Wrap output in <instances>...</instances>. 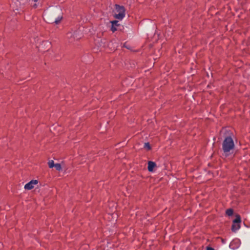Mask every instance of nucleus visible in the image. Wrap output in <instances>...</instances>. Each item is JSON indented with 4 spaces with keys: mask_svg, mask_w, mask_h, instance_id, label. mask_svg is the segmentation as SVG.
I'll list each match as a JSON object with an SVG mask.
<instances>
[{
    "mask_svg": "<svg viewBox=\"0 0 250 250\" xmlns=\"http://www.w3.org/2000/svg\"><path fill=\"white\" fill-rule=\"evenodd\" d=\"M43 18L48 23L58 24L62 18V11L58 7L48 9L44 12Z\"/></svg>",
    "mask_w": 250,
    "mask_h": 250,
    "instance_id": "f257e3e1",
    "label": "nucleus"
},
{
    "mask_svg": "<svg viewBox=\"0 0 250 250\" xmlns=\"http://www.w3.org/2000/svg\"><path fill=\"white\" fill-rule=\"evenodd\" d=\"M234 147V143L233 139L230 136L227 137L222 143V149L226 155H228L230 150Z\"/></svg>",
    "mask_w": 250,
    "mask_h": 250,
    "instance_id": "f03ea898",
    "label": "nucleus"
},
{
    "mask_svg": "<svg viewBox=\"0 0 250 250\" xmlns=\"http://www.w3.org/2000/svg\"><path fill=\"white\" fill-rule=\"evenodd\" d=\"M82 34L80 30L69 31L66 34V38L70 42L81 38Z\"/></svg>",
    "mask_w": 250,
    "mask_h": 250,
    "instance_id": "7ed1b4c3",
    "label": "nucleus"
},
{
    "mask_svg": "<svg viewBox=\"0 0 250 250\" xmlns=\"http://www.w3.org/2000/svg\"><path fill=\"white\" fill-rule=\"evenodd\" d=\"M114 16L117 19L122 20L125 17V9L124 7L116 4Z\"/></svg>",
    "mask_w": 250,
    "mask_h": 250,
    "instance_id": "20e7f679",
    "label": "nucleus"
},
{
    "mask_svg": "<svg viewBox=\"0 0 250 250\" xmlns=\"http://www.w3.org/2000/svg\"><path fill=\"white\" fill-rule=\"evenodd\" d=\"M38 184V181L36 180H32L24 186V188L27 190L32 189L34 187V185Z\"/></svg>",
    "mask_w": 250,
    "mask_h": 250,
    "instance_id": "39448f33",
    "label": "nucleus"
},
{
    "mask_svg": "<svg viewBox=\"0 0 250 250\" xmlns=\"http://www.w3.org/2000/svg\"><path fill=\"white\" fill-rule=\"evenodd\" d=\"M111 30L114 32L116 30H117V27H118L120 24L118 23V21H111Z\"/></svg>",
    "mask_w": 250,
    "mask_h": 250,
    "instance_id": "423d86ee",
    "label": "nucleus"
},
{
    "mask_svg": "<svg viewBox=\"0 0 250 250\" xmlns=\"http://www.w3.org/2000/svg\"><path fill=\"white\" fill-rule=\"evenodd\" d=\"M156 167V164L152 161H149L148 163V170L150 172L153 171L154 168Z\"/></svg>",
    "mask_w": 250,
    "mask_h": 250,
    "instance_id": "0eeeda50",
    "label": "nucleus"
},
{
    "mask_svg": "<svg viewBox=\"0 0 250 250\" xmlns=\"http://www.w3.org/2000/svg\"><path fill=\"white\" fill-rule=\"evenodd\" d=\"M240 228V224H234L233 223L231 227V229L232 231L235 232L237 230H238Z\"/></svg>",
    "mask_w": 250,
    "mask_h": 250,
    "instance_id": "6e6552de",
    "label": "nucleus"
},
{
    "mask_svg": "<svg viewBox=\"0 0 250 250\" xmlns=\"http://www.w3.org/2000/svg\"><path fill=\"white\" fill-rule=\"evenodd\" d=\"M240 222H241V218H240V216L237 215L236 216V218L233 220V223L239 224V223Z\"/></svg>",
    "mask_w": 250,
    "mask_h": 250,
    "instance_id": "1a4fd4ad",
    "label": "nucleus"
},
{
    "mask_svg": "<svg viewBox=\"0 0 250 250\" xmlns=\"http://www.w3.org/2000/svg\"><path fill=\"white\" fill-rule=\"evenodd\" d=\"M48 164L49 168H53L55 165L53 160H49L48 163Z\"/></svg>",
    "mask_w": 250,
    "mask_h": 250,
    "instance_id": "9d476101",
    "label": "nucleus"
},
{
    "mask_svg": "<svg viewBox=\"0 0 250 250\" xmlns=\"http://www.w3.org/2000/svg\"><path fill=\"white\" fill-rule=\"evenodd\" d=\"M233 211L232 209L231 208H229V209H228L227 210H226V214L228 215V216H231L233 214Z\"/></svg>",
    "mask_w": 250,
    "mask_h": 250,
    "instance_id": "9b49d317",
    "label": "nucleus"
},
{
    "mask_svg": "<svg viewBox=\"0 0 250 250\" xmlns=\"http://www.w3.org/2000/svg\"><path fill=\"white\" fill-rule=\"evenodd\" d=\"M54 167L58 171H60L62 169L61 165L60 164H56Z\"/></svg>",
    "mask_w": 250,
    "mask_h": 250,
    "instance_id": "f8f14e48",
    "label": "nucleus"
},
{
    "mask_svg": "<svg viewBox=\"0 0 250 250\" xmlns=\"http://www.w3.org/2000/svg\"><path fill=\"white\" fill-rule=\"evenodd\" d=\"M144 148H146L147 149H150V145L148 143H145L144 144Z\"/></svg>",
    "mask_w": 250,
    "mask_h": 250,
    "instance_id": "ddd939ff",
    "label": "nucleus"
},
{
    "mask_svg": "<svg viewBox=\"0 0 250 250\" xmlns=\"http://www.w3.org/2000/svg\"><path fill=\"white\" fill-rule=\"evenodd\" d=\"M207 250H214L213 248H212L208 247L207 248Z\"/></svg>",
    "mask_w": 250,
    "mask_h": 250,
    "instance_id": "4468645a",
    "label": "nucleus"
},
{
    "mask_svg": "<svg viewBox=\"0 0 250 250\" xmlns=\"http://www.w3.org/2000/svg\"><path fill=\"white\" fill-rule=\"evenodd\" d=\"M33 7L34 8H36V7H37V4H36V3H35V4H34L33 5Z\"/></svg>",
    "mask_w": 250,
    "mask_h": 250,
    "instance_id": "2eb2a0df",
    "label": "nucleus"
},
{
    "mask_svg": "<svg viewBox=\"0 0 250 250\" xmlns=\"http://www.w3.org/2000/svg\"><path fill=\"white\" fill-rule=\"evenodd\" d=\"M32 0L34 1V2H37L38 1V0Z\"/></svg>",
    "mask_w": 250,
    "mask_h": 250,
    "instance_id": "dca6fc26",
    "label": "nucleus"
}]
</instances>
